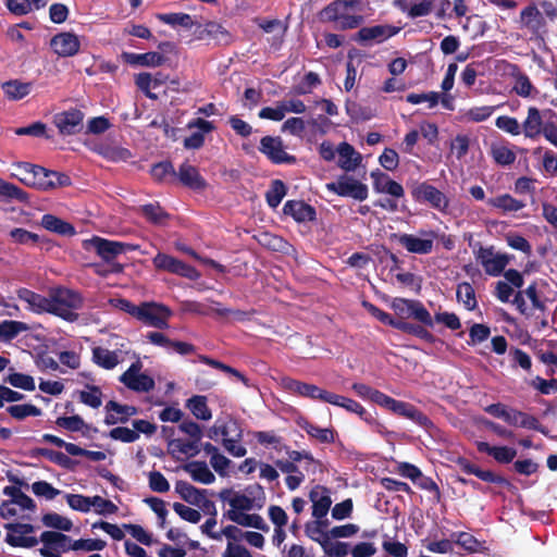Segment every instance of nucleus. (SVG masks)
<instances>
[{"mask_svg":"<svg viewBox=\"0 0 557 557\" xmlns=\"http://www.w3.org/2000/svg\"><path fill=\"white\" fill-rule=\"evenodd\" d=\"M373 188L376 193L388 194L395 198H401L405 190L401 184L392 180L387 174L376 169L371 172Z\"/></svg>","mask_w":557,"mask_h":557,"instance_id":"22","label":"nucleus"},{"mask_svg":"<svg viewBox=\"0 0 557 557\" xmlns=\"http://www.w3.org/2000/svg\"><path fill=\"white\" fill-rule=\"evenodd\" d=\"M491 156L496 164L508 166L515 163L516 153L508 146L500 144H493L491 147Z\"/></svg>","mask_w":557,"mask_h":557,"instance_id":"50","label":"nucleus"},{"mask_svg":"<svg viewBox=\"0 0 557 557\" xmlns=\"http://www.w3.org/2000/svg\"><path fill=\"white\" fill-rule=\"evenodd\" d=\"M186 407L199 420L208 421L212 418V412L207 404V397L202 395H195L190 397Z\"/></svg>","mask_w":557,"mask_h":557,"instance_id":"46","label":"nucleus"},{"mask_svg":"<svg viewBox=\"0 0 557 557\" xmlns=\"http://www.w3.org/2000/svg\"><path fill=\"white\" fill-rule=\"evenodd\" d=\"M50 47L59 57L67 58L77 54L81 48L78 37L70 32L55 34L50 39Z\"/></svg>","mask_w":557,"mask_h":557,"instance_id":"19","label":"nucleus"},{"mask_svg":"<svg viewBox=\"0 0 557 557\" xmlns=\"http://www.w3.org/2000/svg\"><path fill=\"white\" fill-rule=\"evenodd\" d=\"M40 224L47 231L61 236H74L76 234L75 227L71 223L50 213L42 215Z\"/></svg>","mask_w":557,"mask_h":557,"instance_id":"34","label":"nucleus"},{"mask_svg":"<svg viewBox=\"0 0 557 557\" xmlns=\"http://www.w3.org/2000/svg\"><path fill=\"white\" fill-rule=\"evenodd\" d=\"M363 307L381 323L392 326L405 334L412 335L417 338H420L428 344H434L436 342V337L426 329L422 326L414 325L412 322L396 320V318L392 317L388 312L383 311L375 305L363 301Z\"/></svg>","mask_w":557,"mask_h":557,"instance_id":"3","label":"nucleus"},{"mask_svg":"<svg viewBox=\"0 0 557 557\" xmlns=\"http://www.w3.org/2000/svg\"><path fill=\"white\" fill-rule=\"evenodd\" d=\"M176 180H178L183 186L193 190H202L207 186V182L201 176L198 169L188 162H184L180 165L176 172Z\"/></svg>","mask_w":557,"mask_h":557,"instance_id":"24","label":"nucleus"},{"mask_svg":"<svg viewBox=\"0 0 557 557\" xmlns=\"http://www.w3.org/2000/svg\"><path fill=\"white\" fill-rule=\"evenodd\" d=\"M40 542L42 547L39 553L42 557H61V553L72 549L73 543L69 535L57 531H44L40 534Z\"/></svg>","mask_w":557,"mask_h":557,"instance_id":"11","label":"nucleus"},{"mask_svg":"<svg viewBox=\"0 0 557 557\" xmlns=\"http://www.w3.org/2000/svg\"><path fill=\"white\" fill-rule=\"evenodd\" d=\"M351 389L359 397L369 399L377 406L393 412L394 414L412 421L424 430H430L434 426L432 420L410 403L397 400L364 383H354L351 385Z\"/></svg>","mask_w":557,"mask_h":557,"instance_id":"1","label":"nucleus"},{"mask_svg":"<svg viewBox=\"0 0 557 557\" xmlns=\"http://www.w3.org/2000/svg\"><path fill=\"white\" fill-rule=\"evenodd\" d=\"M525 296L530 299L532 308L541 312L546 311V298L543 297L537 290L536 282H532L525 289Z\"/></svg>","mask_w":557,"mask_h":557,"instance_id":"64","label":"nucleus"},{"mask_svg":"<svg viewBox=\"0 0 557 557\" xmlns=\"http://www.w3.org/2000/svg\"><path fill=\"white\" fill-rule=\"evenodd\" d=\"M49 312L62 318L65 321L74 322L77 320L78 314L75 310L79 309L83 305L82 296L67 288H58L49 297Z\"/></svg>","mask_w":557,"mask_h":557,"instance_id":"2","label":"nucleus"},{"mask_svg":"<svg viewBox=\"0 0 557 557\" xmlns=\"http://www.w3.org/2000/svg\"><path fill=\"white\" fill-rule=\"evenodd\" d=\"M391 308L394 310L397 320L407 321L413 319L417 323L414 325L422 326L423 329H433V318L425 306L418 299H407L396 297L391 304Z\"/></svg>","mask_w":557,"mask_h":557,"instance_id":"4","label":"nucleus"},{"mask_svg":"<svg viewBox=\"0 0 557 557\" xmlns=\"http://www.w3.org/2000/svg\"><path fill=\"white\" fill-rule=\"evenodd\" d=\"M410 195L413 201L418 203L426 205L443 214L449 212L450 200L448 196L428 181L412 183Z\"/></svg>","mask_w":557,"mask_h":557,"instance_id":"5","label":"nucleus"},{"mask_svg":"<svg viewBox=\"0 0 557 557\" xmlns=\"http://www.w3.org/2000/svg\"><path fill=\"white\" fill-rule=\"evenodd\" d=\"M433 325L441 323L451 331H457L461 327L459 317L455 312H436L433 317Z\"/></svg>","mask_w":557,"mask_h":557,"instance_id":"63","label":"nucleus"},{"mask_svg":"<svg viewBox=\"0 0 557 557\" xmlns=\"http://www.w3.org/2000/svg\"><path fill=\"white\" fill-rule=\"evenodd\" d=\"M150 175L158 183H174L176 181V171L170 161L153 164Z\"/></svg>","mask_w":557,"mask_h":557,"instance_id":"44","label":"nucleus"},{"mask_svg":"<svg viewBox=\"0 0 557 557\" xmlns=\"http://www.w3.org/2000/svg\"><path fill=\"white\" fill-rule=\"evenodd\" d=\"M326 188L341 197H351L359 201L366 200L369 194L367 185L347 175H342L337 181L329 183Z\"/></svg>","mask_w":557,"mask_h":557,"instance_id":"10","label":"nucleus"},{"mask_svg":"<svg viewBox=\"0 0 557 557\" xmlns=\"http://www.w3.org/2000/svg\"><path fill=\"white\" fill-rule=\"evenodd\" d=\"M29 330L28 324L22 321L4 320L0 322V341L11 342L20 333L27 332Z\"/></svg>","mask_w":557,"mask_h":557,"instance_id":"48","label":"nucleus"},{"mask_svg":"<svg viewBox=\"0 0 557 557\" xmlns=\"http://www.w3.org/2000/svg\"><path fill=\"white\" fill-rule=\"evenodd\" d=\"M158 18L173 27L175 26H182L184 28L190 29L193 26H197L198 28L202 27L200 23L195 21L189 14L187 13H164L159 14Z\"/></svg>","mask_w":557,"mask_h":557,"instance_id":"47","label":"nucleus"},{"mask_svg":"<svg viewBox=\"0 0 557 557\" xmlns=\"http://www.w3.org/2000/svg\"><path fill=\"white\" fill-rule=\"evenodd\" d=\"M520 24L536 39L544 40L548 33L547 21L534 0L521 10Z\"/></svg>","mask_w":557,"mask_h":557,"instance_id":"6","label":"nucleus"},{"mask_svg":"<svg viewBox=\"0 0 557 557\" xmlns=\"http://www.w3.org/2000/svg\"><path fill=\"white\" fill-rule=\"evenodd\" d=\"M545 123L541 111L536 107H529L527 117L521 123L524 137L537 139L545 128Z\"/></svg>","mask_w":557,"mask_h":557,"instance_id":"26","label":"nucleus"},{"mask_svg":"<svg viewBox=\"0 0 557 557\" xmlns=\"http://www.w3.org/2000/svg\"><path fill=\"white\" fill-rule=\"evenodd\" d=\"M152 263L159 271L169 272L188 280H198L200 277V273L195 267L168 253L158 252L152 259Z\"/></svg>","mask_w":557,"mask_h":557,"instance_id":"7","label":"nucleus"},{"mask_svg":"<svg viewBox=\"0 0 557 557\" xmlns=\"http://www.w3.org/2000/svg\"><path fill=\"white\" fill-rule=\"evenodd\" d=\"M90 245L96 250L97 255L107 263H111L119 255L134 251L138 248L137 245L110 240L99 236H94Z\"/></svg>","mask_w":557,"mask_h":557,"instance_id":"9","label":"nucleus"},{"mask_svg":"<svg viewBox=\"0 0 557 557\" xmlns=\"http://www.w3.org/2000/svg\"><path fill=\"white\" fill-rule=\"evenodd\" d=\"M223 517L242 527L255 528L263 532H268L270 530L263 518L258 513H245L237 512L236 510H227L223 513Z\"/></svg>","mask_w":557,"mask_h":557,"instance_id":"29","label":"nucleus"},{"mask_svg":"<svg viewBox=\"0 0 557 557\" xmlns=\"http://www.w3.org/2000/svg\"><path fill=\"white\" fill-rule=\"evenodd\" d=\"M456 298L468 311H473L478 307L475 290L468 282H461L457 285Z\"/></svg>","mask_w":557,"mask_h":557,"instance_id":"45","label":"nucleus"},{"mask_svg":"<svg viewBox=\"0 0 557 557\" xmlns=\"http://www.w3.org/2000/svg\"><path fill=\"white\" fill-rule=\"evenodd\" d=\"M183 470L189 473L195 482L211 484L215 481L214 474L205 461H190L183 466Z\"/></svg>","mask_w":557,"mask_h":557,"instance_id":"36","label":"nucleus"},{"mask_svg":"<svg viewBox=\"0 0 557 557\" xmlns=\"http://www.w3.org/2000/svg\"><path fill=\"white\" fill-rule=\"evenodd\" d=\"M146 338L152 345L161 347L170 354L176 352L178 355L186 356L195 351V346L193 344L173 341L161 332H148L146 334Z\"/></svg>","mask_w":557,"mask_h":557,"instance_id":"18","label":"nucleus"},{"mask_svg":"<svg viewBox=\"0 0 557 557\" xmlns=\"http://www.w3.org/2000/svg\"><path fill=\"white\" fill-rule=\"evenodd\" d=\"M20 300L28 305V309L35 313L49 312V297H45L28 288L22 287L16 292Z\"/></svg>","mask_w":557,"mask_h":557,"instance_id":"32","label":"nucleus"},{"mask_svg":"<svg viewBox=\"0 0 557 557\" xmlns=\"http://www.w3.org/2000/svg\"><path fill=\"white\" fill-rule=\"evenodd\" d=\"M3 381L15 388H21L27 392H33L36 388L34 377L20 372L10 373Z\"/></svg>","mask_w":557,"mask_h":557,"instance_id":"53","label":"nucleus"},{"mask_svg":"<svg viewBox=\"0 0 557 557\" xmlns=\"http://www.w3.org/2000/svg\"><path fill=\"white\" fill-rule=\"evenodd\" d=\"M513 72L511 75L515 79V85L512 90L522 98L535 97L539 94V90L533 86L529 76L521 72L517 65H513Z\"/></svg>","mask_w":557,"mask_h":557,"instance_id":"37","label":"nucleus"},{"mask_svg":"<svg viewBox=\"0 0 557 557\" xmlns=\"http://www.w3.org/2000/svg\"><path fill=\"white\" fill-rule=\"evenodd\" d=\"M301 428L313 438L318 440L320 443H333L334 442V433L331 429H323L318 425H314L310 422H305Z\"/></svg>","mask_w":557,"mask_h":557,"instance_id":"60","label":"nucleus"},{"mask_svg":"<svg viewBox=\"0 0 557 557\" xmlns=\"http://www.w3.org/2000/svg\"><path fill=\"white\" fill-rule=\"evenodd\" d=\"M92 361L100 368L106 370L114 369L120 360L116 351L97 346L92 348Z\"/></svg>","mask_w":557,"mask_h":557,"instance_id":"43","label":"nucleus"},{"mask_svg":"<svg viewBox=\"0 0 557 557\" xmlns=\"http://www.w3.org/2000/svg\"><path fill=\"white\" fill-rule=\"evenodd\" d=\"M44 525L48 528H52L55 530L69 532L73 528V523L70 519L57 513V512H48L45 513L41 518Z\"/></svg>","mask_w":557,"mask_h":557,"instance_id":"55","label":"nucleus"},{"mask_svg":"<svg viewBox=\"0 0 557 557\" xmlns=\"http://www.w3.org/2000/svg\"><path fill=\"white\" fill-rule=\"evenodd\" d=\"M187 129H196L189 136L184 138L183 146L185 149L198 150L203 147L206 141V134L215 131V125L212 121L202 117L191 119L187 125Z\"/></svg>","mask_w":557,"mask_h":557,"instance_id":"16","label":"nucleus"},{"mask_svg":"<svg viewBox=\"0 0 557 557\" xmlns=\"http://www.w3.org/2000/svg\"><path fill=\"white\" fill-rule=\"evenodd\" d=\"M258 240L260 245L272 251L283 252L288 246L283 237L268 232L261 233Z\"/></svg>","mask_w":557,"mask_h":557,"instance_id":"57","label":"nucleus"},{"mask_svg":"<svg viewBox=\"0 0 557 557\" xmlns=\"http://www.w3.org/2000/svg\"><path fill=\"white\" fill-rule=\"evenodd\" d=\"M11 239L20 245H37L41 243L40 236L22 227H15L10 231Z\"/></svg>","mask_w":557,"mask_h":557,"instance_id":"59","label":"nucleus"},{"mask_svg":"<svg viewBox=\"0 0 557 557\" xmlns=\"http://www.w3.org/2000/svg\"><path fill=\"white\" fill-rule=\"evenodd\" d=\"M259 151L273 164H295L297 158L285 151L281 137L264 136L260 140Z\"/></svg>","mask_w":557,"mask_h":557,"instance_id":"14","label":"nucleus"},{"mask_svg":"<svg viewBox=\"0 0 557 557\" xmlns=\"http://www.w3.org/2000/svg\"><path fill=\"white\" fill-rule=\"evenodd\" d=\"M399 30V27L393 25L366 26L359 29L357 37L360 41L376 40L382 42L398 34Z\"/></svg>","mask_w":557,"mask_h":557,"instance_id":"28","label":"nucleus"},{"mask_svg":"<svg viewBox=\"0 0 557 557\" xmlns=\"http://www.w3.org/2000/svg\"><path fill=\"white\" fill-rule=\"evenodd\" d=\"M137 320L145 325L156 329L169 327L171 311L168 307L157 302H141V310L136 311Z\"/></svg>","mask_w":557,"mask_h":557,"instance_id":"8","label":"nucleus"},{"mask_svg":"<svg viewBox=\"0 0 557 557\" xmlns=\"http://www.w3.org/2000/svg\"><path fill=\"white\" fill-rule=\"evenodd\" d=\"M67 505L76 511L88 512L92 507L91 497L82 494H66Z\"/></svg>","mask_w":557,"mask_h":557,"instance_id":"62","label":"nucleus"},{"mask_svg":"<svg viewBox=\"0 0 557 557\" xmlns=\"http://www.w3.org/2000/svg\"><path fill=\"white\" fill-rule=\"evenodd\" d=\"M287 193L286 185L281 180H274L265 193V200L269 207L276 208Z\"/></svg>","mask_w":557,"mask_h":557,"instance_id":"52","label":"nucleus"},{"mask_svg":"<svg viewBox=\"0 0 557 557\" xmlns=\"http://www.w3.org/2000/svg\"><path fill=\"white\" fill-rule=\"evenodd\" d=\"M168 81L169 76L162 72H157L153 75L147 72H143L135 76V85L137 88L151 100L158 99V95L152 92L151 89H156L162 85H165Z\"/></svg>","mask_w":557,"mask_h":557,"instance_id":"21","label":"nucleus"},{"mask_svg":"<svg viewBox=\"0 0 557 557\" xmlns=\"http://www.w3.org/2000/svg\"><path fill=\"white\" fill-rule=\"evenodd\" d=\"M337 153H338V166L343 169L346 172H352L355 171L359 164L361 163L362 157L359 152L355 150V148L346 143L343 141L337 147Z\"/></svg>","mask_w":557,"mask_h":557,"instance_id":"30","label":"nucleus"},{"mask_svg":"<svg viewBox=\"0 0 557 557\" xmlns=\"http://www.w3.org/2000/svg\"><path fill=\"white\" fill-rule=\"evenodd\" d=\"M4 528L9 531L5 542L12 547L30 548L38 544L34 536H23L34 532V525L30 523H7Z\"/></svg>","mask_w":557,"mask_h":557,"instance_id":"17","label":"nucleus"},{"mask_svg":"<svg viewBox=\"0 0 557 557\" xmlns=\"http://www.w3.org/2000/svg\"><path fill=\"white\" fill-rule=\"evenodd\" d=\"M510 259L507 255H495L490 261L488 264L484 268L485 272L492 276H498L504 273L505 268L508 265Z\"/></svg>","mask_w":557,"mask_h":557,"instance_id":"61","label":"nucleus"},{"mask_svg":"<svg viewBox=\"0 0 557 557\" xmlns=\"http://www.w3.org/2000/svg\"><path fill=\"white\" fill-rule=\"evenodd\" d=\"M480 453L492 456L499 463H510L517 456V450L508 446H491L486 442H476Z\"/></svg>","mask_w":557,"mask_h":557,"instance_id":"33","label":"nucleus"},{"mask_svg":"<svg viewBox=\"0 0 557 557\" xmlns=\"http://www.w3.org/2000/svg\"><path fill=\"white\" fill-rule=\"evenodd\" d=\"M122 59L131 65L140 66H160L164 64L165 57L157 51H149L145 53L123 52Z\"/></svg>","mask_w":557,"mask_h":557,"instance_id":"31","label":"nucleus"},{"mask_svg":"<svg viewBox=\"0 0 557 557\" xmlns=\"http://www.w3.org/2000/svg\"><path fill=\"white\" fill-rule=\"evenodd\" d=\"M141 364L132 363L131 367L120 376V381L131 391L137 393H148L156 386L153 377L146 373H140Z\"/></svg>","mask_w":557,"mask_h":557,"instance_id":"15","label":"nucleus"},{"mask_svg":"<svg viewBox=\"0 0 557 557\" xmlns=\"http://www.w3.org/2000/svg\"><path fill=\"white\" fill-rule=\"evenodd\" d=\"M283 213L292 216L298 223L312 222L317 219L314 207L302 200H288L283 207Z\"/></svg>","mask_w":557,"mask_h":557,"instance_id":"23","label":"nucleus"},{"mask_svg":"<svg viewBox=\"0 0 557 557\" xmlns=\"http://www.w3.org/2000/svg\"><path fill=\"white\" fill-rule=\"evenodd\" d=\"M430 238H420L412 234H395L399 245L405 247L407 251L418 255H428L433 250L434 232L426 233Z\"/></svg>","mask_w":557,"mask_h":557,"instance_id":"20","label":"nucleus"},{"mask_svg":"<svg viewBox=\"0 0 557 557\" xmlns=\"http://www.w3.org/2000/svg\"><path fill=\"white\" fill-rule=\"evenodd\" d=\"M2 89L7 97L11 100H21L29 95L32 83H23L17 79L5 82Z\"/></svg>","mask_w":557,"mask_h":557,"instance_id":"49","label":"nucleus"},{"mask_svg":"<svg viewBox=\"0 0 557 557\" xmlns=\"http://www.w3.org/2000/svg\"><path fill=\"white\" fill-rule=\"evenodd\" d=\"M487 205L490 207L499 209L504 213L517 212L525 207V202L513 198L509 194H503L497 197L488 198Z\"/></svg>","mask_w":557,"mask_h":557,"instance_id":"40","label":"nucleus"},{"mask_svg":"<svg viewBox=\"0 0 557 557\" xmlns=\"http://www.w3.org/2000/svg\"><path fill=\"white\" fill-rule=\"evenodd\" d=\"M319 486L311 490L309 493V498L312 502V516L315 519L325 518L330 507L332 505L331 496L329 495V491L323 487L324 494L319 496V493L317 491Z\"/></svg>","mask_w":557,"mask_h":557,"instance_id":"39","label":"nucleus"},{"mask_svg":"<svg viewBox=\"0 0 557 557\" xmlns=\"http://www.w3.org/2000/svg\"><path fill=\"white\" fill-rule=\"evenodd\" d=\"M55 424L60 428H63L70 432H83V435H87L88 432H98L97 428H92L89 424H86L83 418L78 414H74L71 417H59L55 420Z\"/></svg>","mask_w":557,"mask_h":557,"instance_id":"42","label":"nucleus"},{"mask_svg":"<svg viewBox=\"0 0 557 557\" xmlns=\"http://www.w3.org/2000/svg\"><path fill=\"white\" fill-rule=\"evenodd\" d=\"M85 114L77 108L55 113L53 124L62 136L79 134L84 127Z\"/></svg>","mask_w":557,"mask_h":557,"instance_id":"12","label":"nucleus"},{"mask_svg":"<svg viewBox=\"0 0 557 557\" xmlns=\"http://www.w3.org/2000/svg\"><path fill=\"white\" fill-rule=\"evenodd\" d=\"M282 386L289 393L300 397L310 398L313 400H321L323 388L310 383H305L292 377H283Z\"/></svg>","mask_w":557,"mask_h":557,"instance_id":"27","label":"nucleus"},{"mask_svg":"<svg viewBox=\"0 0 557 557\" xmlns=\"http://www.w3.org/2000/svg\"><path fill=\"white\" fill-rule=\"evenodd\" d=\"M138 212L153 225H165L171 215L159 202H150L138 208Z\"/></svg>","mask_w":557,"mask_h":557,"instance_id":"35","label":"nucleus"},{"mask_svg":"<svg viewBox=\"0 0 557 557\" xmlns=\"http://www.w3.org/2000/svg\"><path fill=\"white\" fill-rule=\"evenodd\" d=\"M7 412L16 420H24L27 417L41 416V409L32 404L11 405L7 408Z\"/></svg>","mask_w":557,"mask_h":557,"instance_id":"54","label":"nucleus"},{"mask_svg":"<svg viewBox=\"0 0 557 557\" xmlns=\"http://www.w3.org/2000/svg\"><path fill=\"white\" fill-rule=\"evenodd\" d=\"M12 169L11 177L18 180L27 187L41 190V177L46 175L44 173V166L30 162L17 161L12 163Z\"/></svg>","mask_w":557,"mask_h":557,"instance_id":"13","label":"nucleus"},{"mask_svg":"<svg viewBox=\"0 0 557 557\" xmlns=\"http://www.w3.org/2000/svg\"><path fill=\"white\" fill-rule=\"evenodd\" d=\"M495 126L498 129H500L511 136H519V135L523 134L522 125L513 116L500 115V116L496 117Z\"/></svg>","mask_w":557,"mask_h":557,"instance_id":"56","label":"nucleus"},{"mask_svg":"<svg viewBox=\"0 0 557 557\" xmlns=\"http://www.w3.org/2000/svg\"><path fill=\"white\" fill-rule=\"evenodd\" d=\"M175 492L181 496L183 500L193 506L199 504L200 499L203 498V495L208 494V490L197 488L196 486L183 480H180L175 483Z\"/></svg>","mask_w":557,"mask_h":557,"instance_id":"38","label":"nucleus"},{"mask_svg":"<svg viewBox=\"0 0 557 557\" xmlns=\"http://www.w3.org/2000/svg\"><path fill=\"white\" fill-rule=\"evenodd\" d=\"M457 463L462 472H465L467 474H473L478 479H480L484 482L495 483V484L505 485V486L510 485V482L506 478L495 474L491 470H483V469L479 468L476 465L470 462L466 458H459Z\"/></svg>","mask_w":557,"mask_h":557,"instance_id":"25","label":"nucleus"},{"mask_svg":"<svg viewBox=\"0 0 557 557\" xmlns=\"http://www.w3.org/2000/svg\"><path fill=\"white\" fill-rule=\"evenodd\" d=\"M44 173L41 177V191H47L50 189H54L58 187H66L72 184L71 177L62 172L52 171L44 168Z\"/></svg>","mask_w":557,"mask_h":557,"instance_id":"41","label":"nucleus"},{"mask_svg":"<svg viewBox=\"0 0 557 557\" xmlns=\"http://www.w3.org/2000/svg\"><path fill=\"white\" fill-rule=\"evenodd\" d=\"M0 195L10 199L17 200L21 203H29V195L24 189L18 186L5 182L0 177Z\"/></svg>","mask_w":557,"mask_h":557,"instance_id":"51","label":"nucleus"},{"mask_svg":"<svg viewBox=\"0 0 557 557\" xmlns=\"http://www.w3.org/2000/svg\"><path fill=\"white\" fill-rule=\"evenodd\" d=\"M88 391L79 392V401L94 409L102 405V392L96 385H87Z\"/></svg>","mask_w":557,"mask_h":557,"instance_id":"58","label":"nucleus"}]
</instances>
